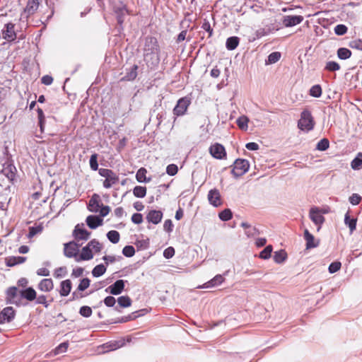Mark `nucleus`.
Wrapping results in <instances>:
<instances>
[{
  "label": "nucleus",
  "mask_w": 362,
  "mask_h": 362,
  "mask_svg": "<svg viewBox=\"0 0 362 362\" xmlns=\"http://www.w3.org/2000/svg\"><path fill=\"white\" fill-rule=\"evenodd\" d=\"M144 311H145V310H141L133 312L132 313H131L127 316H123V317L119 318L115 322V323H124V322H127L129 321L135 320L139 316L144 315Z\"/></svg>",
  "instance_id": "nucleus-27"
},
{
  "label": "nucleus",
  "mask_w": 362,
  "mask_h": 362,
  "mask_svg": "<svg viewBox=\"0 0 362 362\" xmlns=\"http://www.w3.org/2000/svg\"><path fill=\"white\" fill-rule=\"evenodd\" d=\"M146 218L148 223L156 225L161 221L163 213L161 211L153 209L148 212Z\"/></svg>",
  "instance_id": "nucleus-17"
},
{
  "label": "nucleus",
  "mask_w": 362,
  "mask_h": 362,
  "mask_svg": "<svg viewBox=\"0 0 362 362\" xmlns=\"http://www.w3.org/2000/svg\"><path fill=\"white\" fill-rule=\"evenodd\" d=\"M248 122H249V118L245 115H242V116L239 117L236 120L238 127L241 130H243V131L247 130Z\"/></svg>",
  "instance_id": "nucleus-35"
},
{
  "label": "nucleus",
  "mask_w": 362,
  "mask_h": 362,
  "mask_svg": "<svg viewBox=\"0 0 362 362\" xmlns=\"http://www.w3.org/2000/svg\"><path fill=\"white\" fill-rule=\"evenodd\" d=\"M133 194L136 197L143 198L146 194V187L143 186H136L133 189Z\"/></svg>",
  "instance_id": "nucleus-41"
},
{
  "label": "nucleus",
  "mask_w": 362,
  "mask_h": 362,
  "mask_svg": "<svg viewBox=\"0 0 362 362\" xmlns=\"http://www.w3.org/2000/svg\"><path fill=\"white\" fill-rule=\"evenodd\" d=\"M142 51L147 66L151 69L157 67L160 62V47L158 39L151 35L145 37Z\"/></svg>",
  "instance_id": "nucleus-1"
},
{
  "label": "nucleus",
  "mask_w": 362,
  "mask_h": 362,
  "mask_svg": "<svg viewBox=\"0 0 362 362\" xmlns=\"http://www.w3.org/2000/svg\"><path fill=\"white\" fill-rule=\"evenodd\" d=\"M4 39L7 41H13L16 38V33L14 30V24L8 23L5 25V30H3Z\"/></svg>",
  "instance_id": "nucleus-19"
},
{
  "label": "nucleus",
  "mask_w": 362,
  "mask_h": 362,
  "mask_svg": "<svg viewBox=\"0 0 362 362\" xmlns=\"http://www.w3.org/2000/svg\"><path fill=\"white\" fill-rule=\"evenodd\" d=\"M325 69L329 71H336L340 69V65L333 61L327 62Z\"/></svg>",
  "instance_id": "nucleus-47"
},
{
  "label": "nucleus",
  "mask_w": 362,
  "mask_h": 362,
  "mask_svg": "<svg viewBox=\"0 0 362 362\" xmlns=\"http://www.w3.org/2000/svg\"><path fill=\"white\" fill-rule=\"evenodd\" d=\"M341 267V264L340 262H332L329 267L328 270L330 274H334L339 271Z\"/></svg>",
  "instance_id": "nucleus-56"
},
{
  "label": "nucleus",
  "mask_w": 362,
  "mask_h": 362,
  "mask_svg": "<svg viewBox=\"0 0 362 362\" xmlns=\"http://www.w3.org/2000/svg\"><path fill=\"white\" fill-rule=\"evenodd\" d=\"M98 173L100 176L105 177L103 185L105 188L109 189L114 185L118 183L119 178L118 175L113 172L110 169L107 168H100Z\"/></svg>",
  "instance_id": "nucleus-3"
},
{
  "label": "nucleus",
  "mask_w": 362,
  "mask_h": 362,
  "mask_svg": "<svg viewBox=\"0 0 362 362\" xmlns=\"http://www.w3.org/2000/svg\"><path fill=\"white\" fill-rule=\"evenodd\" d=\"M83 224L81 226L77 224L74 228L72 235L77 240H87L90 238V232L83 228Z\"/></svg>",
  "instance_id": "nucleus-12"
},
{
  "label": "nucleus",
  "mask_w": 362,
  "mask_h": 362,
  "mask_svg": "<svg viewBox=\"0 0 362 362\" xmlns=\"http://www.w3.org/2000/svg\"><path fill=\"white\" fill-rule=\"evenodd\" d=\"M304 239L306 241L305 247L307 250L317 247L319 245L320 241L315 240L313 235L308 229L304 230Z\"/></svg>",
  "instance_id": "nucleus-20"
},
{
  "label": "nucleus",
  "mask_w": 362,
  "mask_h": 362,
  "mask_svg": "<svg viewBox=\"0 0 362 362\" xmlns=\"http://www.w3.org/2000/svg\"><path fill=\"white\" fill-rule=\"evenodd\" d=\"M54 288L53 281L51 279H44L38 284V288L44 292H49Z\"/></svg>",
  "instance_id": "nucleus-29"
},
{
  "label": "nucleus",
  "mask_w": 362,
  "mask_h": 362,
  "mask_svg": "<svg viewBox=\"0 0 362 362\" xmlns=\"http://www.w3.org/2000/svg\"><path fill=\"white\" fill-rule=\"evenodd\" d=\"M106 272V267L104 264H100L96 265L92 270V274L94 277H100L103 275Z\"/></svg>",
  "instance_id": "nucleus-39"
},
{
  "label": "nucleus",
  "mask_w": 362,
  "mask_h": 362,
  "mask_svg": "<svg viewBox=\"0 0 362 362\" xmlns=\"http://www.w3.org/2000/svg\"><path fill=\"white\" fill-rule=\"evenodd\" d=\"M26 260V257L21 256H11L6 258V264L8 267H13L19 264L23 263Z\"/></svg>",
  "instance_id": "nucleus-30"
},
{
  "label": "nucleus",
  "mask_w": 362,
  "mask_h": 362,
  "mask_svg": "<svg viewBox=\"0 0 362 362\" xmlns=\"http://www.w3.org/2000/svg\"><path fill=\"white\" fill-rule=\"evenodd\" d=\"M93 311L90 307L83 305L79 309V314L84 317H89L92 315Z\"/></svg>",
  "instance_id": "nucleus-48"
},
{
  "label": "nucleus",
  "mask_w": 362,
  "mask_h": 362,
  "mask_svg": "<svg viewBox=\"0 0 362 362\" xmlns=\"http://www.w3.org/2000/svg\"><path fill=\"white\" fill-rule=\"evenodd\" d=\"M16 168L10 163H5L1 170V174L6 177L8 180L13 181L16 177Z\"/></svg>",
  "instance_id": "nucleus-18"
},
{
  "label": "nucleus",
  "mask_w": 362,
  "mask_h": 362,
  "mask_svg": "<svg viewBox=\"0 0 362 362\" xmlns=\"http://www.w3.org/2000/svg\"><path fill=\"white\" fill-rule=\"evenodd\" d=\"M100 197L99 195L94 194L90 199L89 200L88 209L90 211L93 213H97L99 211V209L100 208Z\"/></svg>",
  "instance_id": "nucleus-22"
},
{
  "label": "nucleus",
  "mask_w": 362,
  "mask_h": 362,
  "mask_svg": "<svg viewBox=\"0 0 362 362\" xmlns=\"http://www.w3.org/2000/svg\"><path fill=\"white\" fill-rule=\"evenodd\" d=\"M113 11L116 16L117 23L122 26L125 17L128 15L127 6L121 1L117 2L113 6Z\"/></svg>",
  "instance_id": "nucleus-5"
},
{
  "label": "nucleus",
  "mask_w": 362,
  "mask_h": 362,
  "mask_svg": "<svg viewBox=\"0 0 362 362\" xmlns=\"http://www.w3.org/2000/svg\"><path fill=\"white\" fill-rule=\"evenodd\" d=\"M87 245L90 249H93L96 252H99L102 250V245L96 239L91 240Z\"/></svg>",
  "instance_id": "nucleus-49"
},
{
  "label": "nucleus",
  "mask_w": 362,
  "mask_h": 362,
  "mask_svg": "<svg viewBox=\"0 0 362 362\" xmlns=\"http://www.w3.org/2000/svg\"><path fill=\"white\" fill-rule=\"evenodd\" d=\"M231 170V173L235 177H239L245 175L250 168V163L247 160L243 158L236 159Z\"/></svg>",
  "instance_id": "nucleus-4"
},
{
  "label": "nucleus",
  "mask_w": 362,
  "mask_h": 362,
  "mask_svg": "<svg viewBox=\"0 0 362 362\" xmlns=\"http://www.w3.org/2000/svg\"><path fill=\"white\" fill-rule=\"evenodd\" d=\"M350 47L362 51V40L356 39L349 42Z\"/></svg>",
  "instance_id": "nucleus-57"
},
{
  "label": "nucleus",
  "mask_w": 362,
  "mask_h": 362,
  "mask_svg": "<svg viewBox=\"0 0 362 362\" xmlns=\"http://www.w3.org/2000/svg\"><path fill=\"white\" fill-rule=\"evenodd\" d=\"M135 245L140 250H146L149 247V239L138 240Z\"/></svg>",
  "instance_id": "nucleus-53"
},
{
  "label": "nucleus",
  "mask_w": 362,
  "mask_h": 362,
  "mask_svg": "<svg viewBox=\"0 0 362 362\" xmlns=\"http://www.w3.org/2000/svg\"><path fill=\"white\" fill-rule=\"evenodd\" d=\"M224 280H225V279L221 274H217L213 279H211L210 281L204 284L201 288H209L215 287V286L220 285L221 283H223L224 281Z\"/></svg>",
  "instance_id": "nucleus-24"
},
{
  "label": "nucleus",
  "mask_w": 362,
  "mask_h": 362,
  "mask_svg": "<svg viewBox=\"0 0 362 362\" xmlns=\"http://www.w3.org/2000/svg\"><path fill=\"white\" fill-rule=\"evenodd\" d=\"M71 290V281L69 279L62 281L60 283L59 294L61 296H67Z\"/></svg>",
  "instance_id": "nucleus-28"
},
{
  "label": "nucleus",
  "mask_w": 362,
  "mask_h": 362,
  "mask_svg": "<svg viewBox=\"0 0 362 362\" xmlns=\"http://www.w3.org/2000/svg\"><path fill=\"white\" fill-rule=\"evenodd\" d=\"M80 245L74 241H71L64 244V255L68 258L74 257L76 262L78 257Z\"/></svg>",
  "instance_id": "nucleus-6"
},
{
  "label": "nucleus",
  "mask_w": 362,
  "mask_h": 362,
  "mask_svg": "<svg viewBox=\"0 0 362 362\" xmlns=\"http://www.w3.org/2000/svg\"><path fill=\"white\" fill-rule=\"evenodd\" d=\"M122 254L127 257H132L135 254V249L132 245H127L122 249Z\"/></svg>",
  "instance_id": "nucleus-51"
},
{
  "label": "nucleus",
  "mask_w": 362,
  "mask_h": 362,
  "mask_svg": "<svg viewBox=\"0 0 362 362\" xmlns=\"http://www.w3.org/2000/svg\"><path fill=\"white\" fill-rule=\"evenodd\" d=\"M351 166L354 170H359L362 168V159L356 157L351 163Z\"/></svg>",
  "instance_id": "nucleus-58"
},
{
  "label": "nucleus",
  "mask_w": 362,
  "mask_h": 362,
  "mask_svg": "<svg viewBox=\"0 0 362 362\" xmlns=\"http://www.w3.org/2000/svg\"><path fill=\"white\" fill-rule=\"evenodd\" d=\"M347 27L343 24H339L334 28V33L337 35H343L347 32Z\"/></svg>",
  "instance_id": "nucleus-55"
},
{
  "label": "nucleus",
  "mask_w": 362,
  "mask_h": 362,
  "mask_svg": "<svg viewBox=\"0 0 362 362\" xmlns=\"http://www.w3.org/2000/svg\"><path fill=\"white\" fill-rule=\"evenodd\" d=\"M90 167L93 170H97L98 169V154L93 153L91 155L90 158Z\"/></svg>",
  "instance_id": "nucleus-52"
},
{
  "label": "nucleus",
  "mask_w": 362,
  "mask_h": 362,
  "mask_svg": "<svg viewBox=\"0 0 362 362\" xmlns=\"http://www.w3.org/2000/svg\"><path fill=\"white\" fill-rule=\"evenodd\" d=\"M239 42L240 39L238 37H230L226 40V47L228 50H233L238 46Z\"/></svg>",
  "instance_id": "nucleus-32"
},
{
  "label": "nucleus",
  "mask_w": 362,
  "mask_h": 362,
  "mask_svg": "<svg viewBox=\"0 0 362 362\" xmlns=\"http://www.w3.org/2000/svg\"><path fill=\"white\" fill-rule=\"evenodd\" d=\"M86 222L90 228L95 229L98 226L103 225V220L100 216L90 215V216H87Z\"/></svg>",
  "instance_id": "nucleus-21"
},
{
  "label": "nucleus",
  "mask_w": 362,
  "mask_h": 362,
  "mask_svg": "<svg viewBox=\"0 0 362 362\" xmlns=\"http://www.w3.org/2000/svg\"><path fill=\"white\" fill-rule=\"evenodd\" d=\"M272 252V246L267 245L261 252L259 253V257L263 259H267L271 257V254Z\"/></svg>",
  "instance_id": "nucleus-46"
},
{
  "label": "nucleus",
  "mask_w": 362,
  "mask_h": 362,
  "mask_svg": "<svg viewBox=\"0 0 362 362\" xmlns=\"http://www.w3.org/2000/svg\"><path fill=\"white\" fill-rule=\"evenodd\" d=\"M356 222H357V219L354 218H351L350 216H349V211H347L344 216V223L346 226H347L349 228L351 233H352L354 232V230H356Z\"/></svg>",
  "instance_id": "nucleus-31"
},
{
  "label": "nucleus",
  "mask_w": 362,
  "mask_h": 362,
  "mask_svg": "<svg viewBox=\"0 0 362 362\" xmlns=\"http://www.w3.org/2000/svg\"><path fill=\"white\" fill-rule=\"evenodd\" d=\"M287 258V253L284 250L276 251L274 254V260L276 263L281 264Z\"/></svg>",
  "instance_id": "nucleus-36"
},
{
  "label": "nucleus",
  "mask_w": 362,
  "mask_h": 362,
  "mask_svg": "<svg viewBox=\"0 0 362 362\" xmlns=\"http://www.w3.org/2000/svg\"><path fill=\"white\" fill-rule=\"evenodd\" d=\"M279 30V28L275 27L274 25H267L264 28H261L256 31V35L258 38L269 35Z\"/></svg>",
  "instance_id": "nucleus-25"
},
{
  "label": "nucleus",
  "mask_w": 362,
  "mask_h": 362,
  "mask_svg": "<svg viewBox=\"0 0 362 362\" xmlns=\"http://www.w3.org/2000/svg\"><path fill=\"white\" fill-rule=\"evenodd\" d=\"M329 146V141L327 139H322L317 144L316 149L318 151H326Z\"/></svg>",
  "instance_id": "nucleus-44"
},
{
  "label": "nucleus",
  "mask_w": 362,
  "mask_h": 362,
  "mask_svg": "<svg viewBox=\"0 0 362 362\" xmlns=\"http://www.w3.org/2000/svg\"><path fill=\"white\" fill-rule=\"evenodd\" d=\"M189 104L190 100L186 97L179 99L177 103V105L173 109L174 115L176 116L183 115L187 111V109Z\"/></svg>",
  "instance_id": "nucleus-9"
},
{
  "label": "nucleus",
  "mask_w": 362,
  "mask_h": 362,
  "mask_svg": "<svg viewBox=\"0 0 362 362\" xmlns=\"http://www.w3.org/2000/svg\"><path fill=\"white\" fill-rule=\"evenodd\" d=\"M90 281L88 278H83L80 281V283L78 286L77 290L78 291H83L86 288H88L90 286Z\"/></svg>",
  "instance_id": "nucleus-50"
},
{
  "label": "nucleus",
  "mask_w": 362,
  "mask_h": 362,
  "mask_svg": "<svg viewBox=\"0 0 362 362\" xmlns=\"http://www.w3.org/2000/svg\"><path fill=\"white\" fill-rule=\"evenodd\" d=\"M209 153L216 159L221 160L226 158L224 146L218 143H216L209 147Z\"/></svg>",
  "instance_id": "nucleus-8"
},
{
  "label": "nucleus",
  "mask_w": 362,
  "mask_h": 362,
  "mask_svg": "<svg viewBox=\"0 0 362 362\" xmlns=\"http://www.w3.org/2000/svg\"><path fill=\"white\" fill-rule=\"evenodd\" d=\"M107 307H114L116 303V299L111 296H107L103 300Z\"/></svg>",
  "instance_id": "nucleus-64"
},
{
  "label": "nucleus",
  "mask_w": 362,
  "mask_h": 362,
  "mask_svg": "<svg viewBox=\"0 0 362 362\" xmlns=\"http://www.w3.org/2000/svg\"><path fill=\"white\" fill-rule=\"evenodd\" d=\"M351 56V52L345 47H341L337 50V57L342 60H346L350 58Z\"/></svg>",
  "instance_id": "nucleus-38"
},
{
  "label": "nucleus",
  "mask_w": 362,
  "mask_h": 362,
  "mask_svg": "<svg viewBox=\"0 0 362 362\" xmlns=\"http://www.w3.org/2000/svg\"><path fill=\"white\" fill-rule=\"evenodd\" d=\"M281 58V53L279 52H272L266 60V64H274L277 62Z\"/></svg>",
  "instance_id": "nucleus-43"
},
{
  "label": "nucleus",
  "mask_w": 362,
  "mask_h": 362,
  "mask_svg": "<svg viewBox=\"0 0 362 362\" xmlns=\"http://www.w3.org/2000/svg\"><path fill=\"white\" fill-rule=\"evenodd\" d=\"M310 95L314 98H319L322 95V88L320 85H314L310 89Z\"/></svg>",
  "instance_id": "nucleus-45"
},
{
  "label": "nucleus",
  "mask_w": 362,
  "mask_h": 362,
  "mask_svg": "<svg viewBox=\"0 0 362 362\" xmlns=\"http://www.w3.org/2000/svg\"><path fill=\"white\" fill-rule=\"evenodd\" d=\"M69 347L68 341H64L61 343L59 346H57L54 349V354H59L61 353L66 352Z\"/></svg>",
  "instance_id": "nucleus-54"
},
{
  "label": "nucleus",
  "mask_w": 362,
  "mask_h": 362,
  "mask_svg": "<svg viewBox=\"0 0 362 362\" xmlns=\"http://www.w3.org/2000/svg\"><path fill=\"white\" fill-rule=\"evenodd\" d=\"M132 299L128 296H122L117 298V303L120 308H128L132 305Z\"/></svg>",
  "instance_id": "nucleus-37"
},
{
  "label": "nucleus",
  "mask_w": 362,
  "mask_h": 362,
  "mask_svg": "<svg viewBox=\"0 0 362 362\" xmlns=\"http://www.w3.org/2000/svg\"><path fill=\"white\" fill-rule=\"evenodd\" d=\"M93 258V254L91 249L86 245L81 250V252L78 255V257L76 259V262L87 261Z\"/></svg>",
  "instance_id": "nucleus-23"
},
{
  "label": "nucleus",
  "mask_w": 362,
  "mask_h": 362,
  "mask_svg": "<svg viewBox=\"0 0 362 362\" xmlns=\"http://www.w3.org/2000/svg\"><path fill=\"white\" fill-rule=\"evenodd\" d=\"M36 303L37 304H42L45 308H48L49 305V303L47 300V298L44 295H40L38 297L36 296Z\"/></svg>",
  "instance_id": "nucleus-61"
},
{
  "label": "nucleus",
  "mask_w": 362,
  "mask_h": 362,
  "mask_svg": "<svg viewBox=\"0 0 362 362\" xmlns=\"http://www.w3.org/2000/svg\"><path fill=\"white\" fill-rule=\"evenodd\" d=\"M6 302L11 304L19 305L21 301L20 291L16 286L9 287L6 290Z\"/></svg>",
  "instance_id": "nucleus-7"
},
{
  "label": "nucleus",
  "mask_w": 362,
  "mask_h": 362,
  "mask_svg": "<svg viewBox=\"0 0 362 362\" xmlns=\"http://www.w3.org/2000/svg\"><path fill=\"white\" fill-rule=\"evenodd\" d=\"M233 214L229 209H226L221 211L218 214V217L221 221H227L232 218Z\"/></svg>",
  "instance_id": "nucleus-42"
},
{
  "label": "nucleus",
  "mask_w": 362,
  "mask_h": 362,
  "mask_svg": "<svg viewBox=\"0 0 362 362\" xmlns=\"http://www.w3.org/2000/svg\"><path fill=\"white\" fill-rule=\"evenodd\" d=\"M40 5V0H28L23 12L21 13V17L28 18L30 16L33 15L38 9Z\"/></svg>",
  "instance_id": "nucleus-10"
},
{
  "label": "nucleus",
  "mask_w": 362,
  "mask_h": 362,
  "mask_svg": "<svg viewBox=\"0 0 362 362\" xmlns=\"http://www.w3.org/2000/svg\"><path fill=\"white\" fill-rule=\"evenodd\" d=\"M124 283L125 281L122 279L117 280L113 284L105 288V292L115 296L119 295L124 288Z\"/></svg>",
  "instance_id": "nucleus-13"
},
{
  "label": "nucleus",
  "mask_w": 362,
  "mask_h": 362,
  "mask_svg": "<svg viewBox=\"0 0 362 362\" xmlns=\"http://www.w3.org/2000/svg\"><path fill=\"white\" fill-rule=\"evenodd\" d=\"M309 216L311 221L317 226H318L317 230L320 229L321 225L325 221V217L321 214L320 210L317 207H312L310 209Z\"/></svg>",
  "instance_id": "nucleus-11"
},
{
  "label": "nucleus",
  "mask_w": 362,
  "mask_h": 362,
  "mask_svg": "<svg viewBox=\"0 0 362 362\" xmlns=\"http://www.w3.org/2000/svg\"><path fill=\"white\" fill-rule=\"evenodd\" d=\"M178 168L175 164H170L166 168V173L170 176H173L177 173Z\"/></svg>",
  "instance_id": "nucleus-59"
},
{
  "label": "nucleus",
  "mask_w": 362,
  "mask_h": 362,
  "mask_svg": "<svg viewBox=\"0 0 362 362\" xmlns=\"http://www.w3.org/2000/svg\"><path fill=\"white\" fill-rule=\"evenodd\" d=\"M208 200L210 204L215 207L221 206L222 202L219 190L216 188L209 190L208 193Z\"/></svg>",
  "instance_id": "nucleus-14"
},
{
  "label": "nucleus",
  "mask_w": 362,
  "mask_h": 362,
  "mask_svg": "<svg viewBox=\"0 0 362 362\" xmlns=\"http://www.w3.org/2000/svg\"><path fill=\"white\" fill-rule=\"evenodd\" d=\"M107 239L113 244H116L119 241L120 235L117 230H110L107 233Z\"/></svg>",
  "instance_id": "nucleus-40"
},
{
  "label": "nucleus",
  "mask_w": 362,
  "mask_h": 362,
  "mask_svg": "<svg viewBox=\"0 0 362 362\" xmlns=\"http://www.w3.org/2000/svg\"><path fill=\"white\" fill-rule=\"evenodd\" d=\"M21 298H25L29 301H33L36 298V291L32 287L20 291Z\"/></svg>",
  "instance_id": "nucleus-26"
},
{
  "label": "nucleus",
  "mask_w": 362,
  "mask_h": 362,
  "mask_svg": "<svg viewBox=\"0 0 362 362\" xmlns=\"http://www.w3.org/2000/svg\"><path fill=\"white\" fill-rule=\"evenodd\" d=\"M15 315V310L12 307L4 308L0 313V324H4L5 322H10L14 319Z\"/></svg>",
  "instance_id": "nucleus-15"
},
{
  "label": "nucleus",
  "mask_w": 362,
  "mask_h": 362,
  "mask_svg": "<svg viewBox=\"0 0 362 362\" xmlns=\"http://www.w3.org/2000/svg\"><path fill=\"white\" fill-rule=\"evenodd\" d=\"M315 125V122L312 113L308 109L303 110L300 113V117L298 121V127L301 131L309 132Z\"/></svg>",
  "instance_id": "nucleus-2"
},
{
  "label": "nucleus",
  "mask_w": 362,
  "mask_h": 362,
  "mask_svg": "<svg viewBox=\"0 0 362 362\" xmlns=\"http://www.w3.org/2000/svg\"><path fill=\"white\" fill-rule=\"evenodd\" d=\"M147 170L144 168L138 170L136 174V179L139 182H148L151 178H146Z\"/></svg>",
  "instance_id": "nucleus-33"
},
{
  "label": "nucleus",
  "mask_w": 362,
  "mask_h": 362,
  "mask_svg": "<svg viewBox=\"0 0 362 362\" xmlns=\"http://www.w3.org/2000/svg\"><path fill=\"white\" fill-rule=\"evenodd\" d=\"M302 16H285L283 18V24L285 27H292L300 24L303 21Z\"/></svg>",
  "instance_id": "nucleus-16"
},
{
  "label": "nucleus",
  "mask_w": 362,
  "mask_h": 362,
  "mask_svg": "<svg viewBox=\"0 0 362 362\" xmlns=\"http://www.w3.org/2000/svg\"><path fill=\"white\" fill-rule=\"evenodd\" d=\"M67 273L66 268L65 267H61L55 269L54 276L57 278H62L66 276Z\"/></svg>",
  "instance_id": "nucleus-60"
},
{
  "label": "nucleus",
  "mask_w": 362,
  "mask_h": 362,
  "mask_svg": "<svg viewBox=\"0 0 362 362\" xmlns=\"http://www.w3.org/2000/svg\"><path fill=\"white\" fill-rule=\"evenodd\" d=\"M361 201V197L358 194H352L349 197V202L353 205L358 204Z\"/></svg>",
  "instance_id": "nucleus-63"
},
{
  "label": "nucleus",
  "mask_w": 362,
  "mask_h": 362,
  "mask_svg": "<svg viewBox=\"0 0 362 362\" xmlns=\"http://www.w3.org/2000/svg\"><path fill=\"white\" fill-rule=\"evenodd\" d=\"M138 65L134 64L123 78L125 81H133L137 76Z\"/></svg>",
  "instance_id": "nucleus-34"
},
{
  "label": "nucleus",
  "mask_w": 362,
  "mask_h": 362,
  "mask_svg": "<svg viewBox=\"0 0 362 362\" xmlns=\"http://www.w3.org/2000/svg\"><path fill=\"white\" fill-rule=\"evenodd\" d=\"M202 28L209 33V36H211L213 33V29L211 27L210 23L206 19L204 20L202 25Z\"/></svg>",
  "instance_id": "nucleus-62"
}]
</instances>
